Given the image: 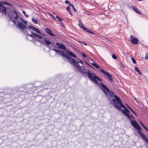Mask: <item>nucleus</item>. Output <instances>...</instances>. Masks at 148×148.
<instances>
[{
	"mask_svg": "<svg viewBox=\"0 0 148 148\" xmlns=\"http://www.w3.org/2000/svg\"><path fill=\"white\" fill-rule=\"evenodd\" d=\"M84 73L87 74L88 77L91 81L96 84H98L99 86L101 88L102 90L107 96H108V95L112 98L114 97L115 98L114 99H112V102L115 108L118 110H121V108L123 107L124 109V110H122V112L123 114L129 120H130L131 118L133 119H134L132 115H130L129 114V111L122 104L120 99L118 97L114 95L113 93L110 91L108 88L104 85L102 83L98 82L97 80L99 82H101L102 80L101 79L95 76V74L90 72L89 70L87 71V72H84Z\"/></svg>",
	"mask_w": 148,
	"mask_h": 148,
	"instance_id": "nucleus-1",
	"label": "nucleus"
},
{
	"mask_svg": "<svg viewBox=\"0 0 148 148\" xmlns=\"http://www.w3.org/2000/svg\"><path fill=\"white\" fill-rule=\"evenodd\" d=\"M19 19H10L9 22H12L15 25L17 28H18L22 32L27 34L28 26H26L27 25V21L23 19H21V20H18Z\"/></svg>",
	"mask_w": 148,
	"mask_h": 148,
	"instance_id": "nucleus-2",
	"label": "nucleus"
},
{
	"mask_svg": "<svg viewBox=\"0 0 148 148\" xmlns=\"http://www.w3.org/2000/svg\"><path fill=\"white\" fill-rule=\"evenodd\" d=\"M31 34H28V36L31 37L36 41L39 42L41 44L48 47L49 45L51 44V42L45 36L41 34V35L31 32Z\"/></svg>",
	"mask_w": 148,
	"mask_h": 148,
	"instance_id": "nucleus-3",
	"label": "nucleus"
},
{
	"mask_svg": "<svg viewBox=\"0 0 148 148\" xmlns=\"http://www.w3.org/2000/svg\"><path fill=\"white\" fill-rule=\"evenodd\" d=\"M4 14L9 18H17L18 12L13 8L7 7Z\"/></svg>",
	"mask_w": 148,
	"mask_h": 148,
	"instance_id": "nucleus-4",
	"label": "nucleus"
},
{
	"mask_svg": "<svg viewBox=\"0 0 148 148\" xmlns=\"http://www.w3.org/2000/svg\"><path fill=\"white\" fill-rule=\"evenodd\" d=\"M51 50L55 51L56 54L59 55L61 57H64L66 58H69L67 55H66V53L63 51L57 50L55 48L52 49Z\"/></svg>",
	"mask_w": 148,
	"mask_h": 148,
	"instance_id": "nucleus-5",
	"label": "nucleus"
},
{
	"mask_svg": "<svg viewBox=\"0 0 148 148\" xmlns=\"http://www.w3.org/2000/svg\"><path fill=\"white\" fill-rule=\"evenodd\" d=\"M71 61L72 62L70 63L71 64H73L74 65L75 67L78 69V71H81L82 70V68H84L83 66H81L78 64L77 63L76 61L75 60V59H72V60H71Z\"/></svg>",
	"mask_w": 148,
	"mask_h": 148,
	"instance_id": "nucleus-6",
	"label": "nucleus"
},
{
	"mask_svg": "<svg viewBox=\"0 0 148 148\" xmlns=\"http://www.w3.org/2000/svg\"><path fill=\"white\" fill-rule=\"evenodd\" d=\"M66 52L67 53H66V55H67L68 56V57L69 58H66L70 62H71V60H72V59H74L73 58H71L70 56H71L73 57L74 58H76V56L75 55H74V54L72 52L68 51H66Z\"/></svg>",
	"mask_w": 148,
	"mask_h": 148,
	"instance_id": "nucleus-7",
	"label": "nucleus"
},
{
	"mask_svg": "<svg viewBox=\"0 0 148 148\" xmlns=\"http://www.w3.org/2000/svg\"><path fill=\"white\" fill-rule=\"evenodd\" d=\"M81 20H80L79 21V23L78 25L79 27L85 31L89 33L94 34V33L90 31L89 30L85 28V27L83 25L82 23H81Z\"/></svg>",
	"mask_w": 148,
	"mask_h": 148,
	"instance_id": "nucleus-8",
	"label": "nucleus"
},
{
	"mask_svg": "<svg viewBox=\"0 0 148 148\" xmlns=\"http://www.w3.org/2000/svg\"><path fill=\"white\" fill-rule=\"evenodd\" d=\"M130 41L131 43L133 44H137L138 40V39L136 38H134L133 37V36L132 35H131L130 37Z\"/></svg>",
	"mask_w": 148,
	"mask_h": 148,
	"instance_id": "nucleus-9",
	"label": "nucleus"
},
{
	"mask_svg": "<svg viewBox=\"0 0 148 148\" xmlns=\"http://www.w3.org/2000/svg\"><path fill=\"white\" fill-rule=\"evenodd\" d=\"M28 29L30 30L32 29L36 33L39 34H41L40 32L38 29L32 26H29Z\"/></svg>",
	"mask_w": 148,
	"mask_h": 148,
	"instance_id": "nucleus-10",
	"label": "nucleus"
},
{
	"mask_svg": "<svg viewBox=\"0 0 148 148\" xmlns=\"http://www.w3.org/2000/svg\"><path fill=\"white\" fill-rule=\"evenodd\" d=\"M56 44L57 46H58V48L59 49H62L63 50H66V47L63 44L60 43L58 42H56Z\"/></svg>",
	"mask_w": 148,
	"mask_h": 148,
	"instance_id": "nucleus-11",
	"label": "nucleus"
},
{
	"mask_svg": "<svg viewBox=\"0 0 148 148\" xmlns=\"http://www.w3.org/2000/svg\"><path fill=\"white\" fill-rule=\"evenodd\" d=\"M138 133L141 136L143 139H144L147 143H148V139L147 138L146 136L140 132L138 131Z\"/></svg>",
	"mask_w": 148,
	"mask_h": 148,
	"instance_id": "nucleus-12",
	"label": "nucleus"
},
{
	"mask_svg": "<svg viewBox=\"0 0 148 148\" xmlns=\"http://www.w3.org/2000/svg\"><path fill=\"white\" fill-rule=\"evenodd\" d=\"M132 10H134L138 14H142L140 10L138 8L135 6H132Z\"/></svg>",
	"mask_w": 148,
	"mask_h": 148,
	"instance_id": "nucleus-13",
	"label": "nucleus"
},
{
	"mask_svg": "<svg viewBox=\"0 0 148 148\" xmlns=\"http://www.w3.org/2000/svg\"><path fill=\"white\" fill-rule=\"evenodd\" d=\"M45 30L46 31V32L48 33V34H49V35H50L51 36H55V35L53 34L52 32L49 29V28H46L45 29Z\"/></svg>",
	"mask_w": 148,
	"mask_h": 148,
	"instance_id": "nucleus-14",
	"label": "nucleus"
},
{
	"mask_svg": "<svg viewBox=\"0 0 148 148\" xmlns=\"http://www.w3.org/2000/svg\"><path fill=\"white\" fill-rule=\"evenodd\" d=\"M6 8V7L5 6H3V8L0 7V12H1L4 14L5 12Z\"/></svg>",
	"mask_w": 148,
	"mask_h": 148,
	"instance_id": "nucleus-15",
	"label": "nucleus"
},
{
	"mask_svg": "<svg viewBox=\"0 0 148 148\" xmlns=\"http://www.w3.org/2000/svg\"><path fill=\"white\" fill-rule=\"evenodd\" d=\"M71 6L70 5L68 6L66 8V10L72 16L71 10Z\"/></svg>",
	"mask_w": 148,
	"mask_h": 148,
	"instance_id": "nucleus-16",
	"label": "nucleus"
},
{
	"mask_svg": "<svg viewBox=\"0 0 148 148\" xmlns=\"http://www.w3.org/2000/svg\"><path fill=\"white\" fill-rule=\"evenodd\" d=\"M131 124L134 127H135L137 124L138 123L135 121L131 120L130 121Z\"/></svg>",
	"mask_w": 148,
	"mask_h": 148,
	"instance_id": "nucleus-17",
	"label": "nucleus"
},
{
	"mask_svg": "<svg viewBox=\"0 0 148 148\" xmlns=\"http://www.w3.org/2000/svg\"><path fill=\"white\" fill-rule=\"evenodd\" d=\"M47 16L48 18H55L54 16L52 14L48 13L47 14Z\"/></svg>",
	"mask_w": 148,
	"mask_h": 148,
	"instance_id": "nucleus-18",
	"label": "nucleus"
},
{
	"mask_svg": "<svg viewBox=\"0 0 148 148\" xmlns=\"http://www.w3.org/2000/svg\"><path fill=\"white\" fill-rule=\"evenodd\" d=\"M105 75H107V77H108V79H110V80L111 81H112V77L111 74H109L107 72Z\"/></svg>",
	"mask_w": 148,
	"mask_h": 148,
	"instance_id": "nucleus-19",
	"label": "nucleus"
},
{
	"mask_svg": "<svg viewBox=\"0 0 148 148\" xmlns=\"http://www.w3.org/2000/svg\"><path fill=\"white\" fill-rule=\"evenodd\" d=\"M18 16L17 18H23V15L21 14L19 12H18Z\"/></svg>",
	"mask_w": 148,
	"mask_h": 148,
	"instance_id": "nucleus-20",
	"label": "nucleus"
},
{
	"mask_svg": "<svg viewBox=\"0 0 148 148\" xmlns=\"http://www.w3.org/2000/svg\"><path fill=\"white\" fill-rule=\"evenodd\" d=\"M134 128L138 131H141L142 130L138 124H137L136 126L134 127Z\"/></svg>",
	"mask_w": 148,
	"mask_h": 148,
	"instance_id": "nucleus-21",
	"label": "nucleus"
},
{
	"mask_svg": "<svg viewBox=\"0 0 148 148\" xmlns=\"http://www.w3.org/2000/svg\"><path fill=\"white\" fill-rule=\"evenodd\" d=\"M125 5L128 8L131 10H132V6L131 5H129L127 3H125Z\"/></svg>",
	"mask_w": 148,
	"mask_h": 148,
	"instance_id": "nucleus-22",
	"label": "nucleus"
},
{
	"mask_svg": "<svg viewBox=\"0 0 148 148\" xmlns=\"http://www.w3.org/2000/svg\"><path fill=\"white\" fill-rule=\"evenodd\" d=\"M134 70L135 71L137 72L140 75L141 74V72L137 67H135Z\"/></svg>",
	"mask_w": 148,
	"mask_h": 148,
	"instance_id": "nucleus-23",
	"label": "nucleus"
},
{
	"mask_svg": "<svg viewBox=\"0 0 148 148\" xmlns=\"http://www.w3.org/2000/svg\"><path fill=\"white\" fill-rule=\"evenodd\" d=\"M2 5H5L11 6L12 5L10 3L5 1H2Z\"/></svg>",
	"mask_w": 148,
	"mask_h": 148,
	"instance_id": "nucleus-24",
	"label": "nucleus"
},
{
	"mask_svg": "<svg viewBox=\"0 0 148 148\" xmlns=\"http://www.w3.org/2000/svg\"><path fill=\"white\" fill-rule=\"evenodd\" d=\"M126 106L131 110L136 116H137L136 113L132 110V109L127 104L125 103Z\"/></svg>",
	"mask_w": 148,
	"mask_h": 148,
	"instance_id": "nucleus-25",
	"label": "nucleus"
},
{
	"mask_svg": "<svg viewBox=\"0 0 148 148\" xmlns=\"http://www.w3.org/2000/svg\"><path fill=\"white\" fill-rule=\"evenodd\" d=\"M22 13L23 14L24 16H25V17L26 18H28L29 16L26 13V12L24 10H23L22 11Z\"/></svg>",
	"mask_w": 148,
	"mask_h": 148,
	"instance_id": "nucleus-26",
	"label": "nucleus"
},
{
	"mask_svg": "<svg viewBox=\"0 0 148 148\" xmlns=\"http://www.w3.org/2000/svg\"><path fill=\"white\" fill-rule=\"evenodd\" d=\"M71 6V8H72V9H73V11L75 12H76V11H77V10H76V9L75 8L74 6V5L73 4H72L71 5V6Z\"/></svg>",
	"mask_w": 148,
	"mask_h": 148,
	"instance_id": "nucleus-27",
	"label": "nucleus"
},
{
	"mask_svg": "<svg viewBox=\"0 0 148 148\" xmlns=\"http://www.w3.org/2000/svg\"><path fill=\"white\" fill-rule=\"evenodd\" d=\"M64 3L65 4L69 5L70 6L72 4L70 3L69 1L67 0H66L65 1Z\"/></svg>",
	"mask_w": 148,
	"mask_h": 148,
	"instance_id": "nucleus-28",
	"label": "nucleus"
},
{
	"mask_svg": "<svg viewBox=\"0 0 148 148\" xmlns=\"http://www.w3.org/2000/svg\"><path fill=\"white\" fill-rule=\"evenodd\" d=\"M32 21L34 23L37 24L38 23V21L37 19H32Z\"/></svg>",
	"mask_w": 148,
	"mask_h": 148,
	"instance_id": "nucleus-29",
	"label": "nucleus"
},
{
	"mask_svg": "<svg viewBox=\"0 0 148 148\" xmlns=\"http://www.w3.org/2000/svg\"><path fill=\"white\" fill-rule=\"evenodd\" d=\"M100 71L102 72L103 74L105 75L107 72H106L102 69H100Z\"/></svg>",
	"mask_w": 148,
	"mask_h": 148,
	"instance_id": "nucleus-30",
	"label": "nucleus"
},
{
	"mask_svg": "<svg viewBox=\"0 0 148 148\" xmlns=\"http://www.w3.org/2000/svg\"><path fill=\"white\" fill-rule=\"evenodd\" d=\"M112 56L114 59H117V57L114 54H112Z\"/></svg>",
	"mask_w": 148,
	"mask_h": 148,
	"instance_id": "nucleus-31",
	"label": "nucleus"
},
{
	"mask_svg": "<svg viewBox=\"0 0 148 148\" xmlns=\"http://www.w3.org/2000/svg\"><path fill=\"white\" fill-rule=\"evenodd\" d=\"M131 59L133 63L135 64L136 63L135 60L133 58H132Z\"/></svg>",
	"mask_w": 148,
	"mask_h": 148,
	"instance_id": "nucleus-32",
	"label": "nucleus"
},
{
	"mask_svg": "<svg viewBox=\"0 0 148 148\" xmlns=\"http://www.w3.org/2000/svg\"><path fill=\"white\" fill-rule=\"evenodd\" d=\"M76 62H77V64H78V63H82V64H83V62L80 60H78L77 61H76Z\"/></svg>",
	"mask_w": 148,
	"mask_h": 148,
	"instance_id": "nucleus-33",
	"label": "nucleus"
},
{
	"mask_svg": "<svg viewBox=\"0 0 148 148\" xmlns=\"http://www.w3.org/2000/svg\"><path fill=\"white\" fill-rule=\"evenodd\" d=\"M2 1H0V7L3 8V6L2 5Z\"/></svg>",
	"mask_w": 148,
	"mask_h": 148,
	"instance_id": "nucleus-34",
	"label": "nucleus"
},
{
	"mask_svg": "<svg viewBox=\"0 0 148 148\" xmlns=\"http://www.w3.org/2000/svg\"><path fill=\"white\" fill-rule=\"evenodd\" d=\"M82 43V44L83 45H87V44H86V42H81Z\"/></svg>",
	"mask_w": 148,
	"mask_h": 148,
	"instance_id": "nucleus-35",
	"label": "nucleus"
},
{
	"mask_svg": "<svg viewBox=\"0 0 148 148\" xmlns=\"http://www.w3.org/2000/svg\"><path fill=\"white\" fill-rule=\"evenodd\" d=\"M144 128L145 129V130L147 132H148V128H147V127H145Z\"/></svg>",
	"mask_w": 148,
	"mask_h": 148,
	"instance_id": "nucleus-36",
	"label": "nucleus"
},
{
	"mask_svg": "<svg viewBox=\"0 0 148 148\" xmlns=\"http://www.w3.org/2000/svg\"><path fill=\"white\" fill-rule=\"evenodd\" d=\"M123 14L124 15V16H125V18H127V17H128V16H127V15H126V14H125V13H123Z\"/></svg>",
	"mask_w": 148,
	"mask_h": 148,
	"instance_id": "nucleus-37",
	"label": "nucleus"
},
{
	"mask_svg": "<svg viewBox=\"0 0 148 148\" xmlns=\"http://www.w3.org/2000/svg\"><path fill=\"white\" fill-rule=\"evenodd\" d=\"M120 66L122 68H124L125 67V66H124V65L123 64H121L120 65Z\"/></svg>",
	"mask_w": 148,
	"mask_h": 148,
	"instance_id": "nucleus-38",
	"label": "nucleus"
},
{
	"mask_svg": "<svg viewBox=\"0 0 148 148\" xmlns=\"http://www.w3.org/2000/svg\"><path fill=\"white\" fill-rule=\"evenodd\" d=\"M56 18H61V17H60L59 16L57 15H56Z\"/></svg>",
	"mask_w": 148,
	"mask_h": 148,
	"instance_id": "nucleus-39",
	"label": "nucleus"
},
{
	"mask_svg": "<svg viewBox=\"0 0 148 148\" xmlns=\"http://www.w3.org/2000/svg\"><path fill=\"white\" fill-rule=\"evenodd\" d=\"M82 56L84 57V58H85L86 57V55L85 54H84V53H82Z\"/></svg>",
	"mask_w": 148,
	"mask_h": 148,
	"instance_id": "nucleus-40",
	"label": "nucleus"
},
{
	"mask_svg": "<svg viewBox=\"0 0 148 148\" xmlns=\"http://www.w3.org/2000/svg\"><path fill=\"white\" fill-rule=\"evenodd\" d=\"M92 64L94 66H95L97 65V64L95 63H92Z\"/></svg>",
	"mask_w": 148,
	"mask_h": 148,
	"instance_id": "nucleus-41",
	"label": "nucleus"
},
{
	"mask_svg": "<svg viewBox=\"0 0 148 148\" xmlns=\"http://www.w3.org/2000/svg\"><path fill=\"white\" fill-rule=\"evenodd\" d=\"M140 123H141V125L143 126V127L144 128L145 127V126L143 124L141 121H140Z\"/></svg>",
	"mask_w": 148,
	"mask_h": 148,
	"instance_id": "nucleus-42",
	"label": "nucleus"
},
{
	"mask_svg": "<svg viewBox=\"0 0 148 148\" xmlns=\"http://www.w3.org/2000/svg\"><path fill=\"white\" fill-rule=\"evenodd\" d=\"M58 20L59 22H60L63 20V19H58Z\"/></svg>",
	"mask_w": 148,
	"mask_h": 148,
	"instance_id": "nucleus-43",
	"label": "nucleus"
},
{
	"mask_svg": "<svg viewBox=\"0 0 148 148\" xmlns=\"http://www.w3.org/2000/svg\"><path fill=\"white\" fill-rule=\"evenodd\" d=\"M134 99L137 102V103H138L139 102L136 98H134Z\"/></svg>",
	"mask_w": 148,
	"mask_h": 148,
	"instance_id": "nucleus-44",
	"label": "nucleus"
},
{
	"mask_svg": "<svg viewBox=\"0 0 148 148\" xmlns=\"http://www.w3.org/2000/svg\"><path fill=\"white\" fill-rule=\"evenodd\" d=\"M145 58L146 59H147L148 58V56L147 55H146L145 57Z\"/></svg>",
	"mask_w": 148,
	"mask_h": 148,
	"instance_id": "nucleus-45",
	"label": "nucleus"
},
{
	"mask_svg": "<svg viewBox=\"0 0 148 148\" xmlns=\"http://www.w3.org/2000/svg\"><path fill=\"white\" fill-rule=\"evenodd\" d=\"M89 5H91V6H93L94 5V4H92V3H90V4H89Z\"/></svg>",
	"mask_w": 148,
	"mask_h": 148,
	"instance_id": "nucleus-46",
	"label": "nucleus"
},
{
	"mask_svg": "<svg viewBox=\"0 0 148 148\" xmlns=\"http://www.w3.org/2000/svg\"><path fill=\"white\" fill-rule=\"evenodd\" d=\"M97 68H98V69H99L100 67H99V66L98 65L97 66Z\"/></svg>",
	"mask_w": 148,
	"mask_h": 148,
	"instance_id": "nucleus-47",
	"label": "nucleus"
},
{
	"mask_svg": "<svg viewBox=\"0 0 148 148\" xmlns=\"http://www.w3.org/2000/svg\"><path fill=\"white\" fill-rule=\"evenodd\" d=\"M87 3H88V4H89L90 3V2H89V1H88V2H87Z\"/></svg>",
	"mask_w": 148,
	"mask_h": 148,
	"instance_id": "nucleus-48",
	"label": "nucleus"
},
{
	"mask_svg": "<svg viewBox=\"0 0 148 148\" xmlns=\"http://www.w3.org/2000/svg\"><path fill=\"white\" fill-rule=\"evenodd\" d=\"M146 48L148 49V47L147 46L146 47Z\"/></svg>",
	"mask_w": 148,
	"mask_h": 148,
	"instance_id": "nucleus-49",
	"label": "nucleus"
},
{
	"mask_svg": "<svg viewBox=\"0 0 148 148\" xmlns=\"http://www.w3.org/2000/svg\"><path fill=\"white\" fill-rule=\"evenodd\" d=\"M97 66H98V65L97 64V65L95 66V67L97 68Z\"/></svg>",
	"mask_w": 148,
	"mask_h": 148,
	"instance_id": "nucleus-50",
	"label": "nucleus"
},
{
	"mask_svg": "<svg viewBox=\"0 0 148 148\" xmlns=\"http://www.w3.org/2000/svg\"><path fill=\"white\" fill-rule=\"evenodd\" d=\"M80 18V17L79 16H79H78V18Z\"/></svg>",
	"mask_w": 148,
	"mask_h": 148,
	"instance_id": "nucleus-51",
	"label": "nucleus"
},
{
	"mask_svg": "<svg viewBox=\"0 0 148 148\" xmlns=\"http://www.w3.org/2000/svg\"><path fill=\"white\" fill-rule=\"evenodd\" d=\"M53 14H55V15H56V14H55V13H53Z\"/></svg>",
	"mask_w": 148,
	"mask_h": 148,
	"instance_id": "nucleus-52",
	"label": "nucleus"
},
{
	"mask_svg": "<svg viewBox=\"0 0 148 148\" xmlns=\"http://www.w3.org/2000/svg\"><path fill=\"white\" fill-rule=\"evenodd\" d=\"M32 18L33 19V18H33V17H32Z\"/></svg>",
	"mask_w": 148,
	"mask_h": 148,
	"instance_id": "nucleus-53",
	"label": "nucleus"
},
{
	"mask_svg": "<svg viewBox=\"0 0 148 148\" xmlns=\"http://www.w3.org/2000/svg\"><path fill=\"white\" fill-rule=\"evenodd\" d=\"M67 18V19H68V18Z\"/></svg>",
	"mask_w": 148,
	"mask_h": 148,
	"instance_id": "nucleus-54",
	"label": "nucleus"
},
{
	"mask_svg": "<svg viewBox=\"0 0 148 148\" xmlns=\"http://www.w3.org/2000/svg\"><path fill=\"white\" fill-rule=\"evenodd\" d=\"M63 27H64V25H63Z\"/></svg>",
	"mask_w": 148,
	"mask_h": 148,
	"instance_id": "nucleus-55",
	"label": "nucleus"
},
{
	"mask_svg": "<svg viewBox=\"0 0 148 148\" xmlns=\"http://www.w3.org/2000/svg\"><path fill=\"white\" fill-rule=\"evenodd\" d=\"M63 27H64V25H63Z\"/></svg>",
	"mask_w": 148,
	"mask_h": 148,
	"instance_id": "nucleus-56",
	"label": "nucleus"
}]
</instances>
